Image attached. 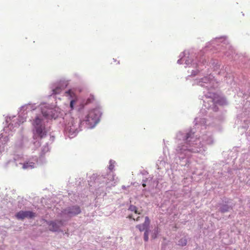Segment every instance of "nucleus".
Segmentation results:
<instances>
[{
	"mask_svg": "<svg viewBox=\"0 0 250 250\" xmlns=\"http://www.w3.org/2000/svg\"><path fill=\"white\" fill-rule=\"evenodd\" d=\"M194 133L192 129L185 133L180 131L177 134V139L183 141L176 149V155L180 159L188 157L191 153L203 154L206 151V147L202 143L200 138L195 137Z\"/></svg>",
	"mask_w": 250,
	"mask_h": 250,
	"instance_id": "f257e3e1",
	"label": "nucleus"
},
{
	"mask_svg": "<svg viewBox=\"0 0 250 250\" xmlns=\"http://www.w3.org/2000/svg\"><path fill=\"white\" fill-rule=\"evenodd\" d=\"M42 114L37 115L32 123L33 134L34 139H42L45 138L48 132L45 127V120L46 122L52 119H56L59 116L58 110H41Z\"/></svg>",
	"mask_w": 250,
	"mask_h": 250,
	"instance_id": "f03ea898",
	"label": "nucleus"
},
{
	"mask_svg": "<svg viewBox=\"0 0 250 250\" xmlns=\"http://www.w3.org/2000/svg\"><path fill=\"white\" fill-rule=\"evenodd\" d=\"M84 117L81 118L78 121L75 120L73 118L71 119L66 127V129L68 131L71 135L77 133L78 130V126L85 124L87 128H93L99 122L101 113L100 110H86L84 113Z\"/></svg>",
	"mask_w": 250,
	"mask_h": 250,
	"instance_id": "7ed1b4c3",
	"label": "nucleus"
},
{
	"mask_svg": "<svg viewBox=\"0 0 250 250\" xmlns=\"http://www.w3.org/2000/svg\"><path fill=\"white\" fill-rule=\"evenodd\" d=\"M82 212L80 207L78 205L69 206L63 209L59 213V217L64 219L66 221L69 220L71 218L80 214Z\"/></svg>",
	"mask_w": 250,
	"mask_h": 250,
	"instance_id": "20e7f679",
	"label": "nucleus"
},
{
	"mask_svg": "<svg viewBox=\"0 0 250 250\" xmlns=\"http://www.w3.org/2000/svg\"><path fill=\"white\" fill-rule=\"evenodd\" d=\"M37 165V163L28 161L26 163H22L19 162V160H16V159L9 160L6 164V166H11L12 167H19V166H21V168L24 169H32L35 167H36Z\"/></svg>",
	"mask_w": 250,
	"mask_h": 250,
	"instance_id": "39448f33",
	"label": "nucleus"
},
{
	"mask_svg": "<svg viewBox=\"0 0 250 250\" xmlns=\"http://www.w3.org/2000/svg\"><path fill=\"white\" fill-rule=\"evenodd\" d=\"M234 204H233L230 199H226L223 200L222 203L218 204L219 211L221 213H224L229 212L232 209Z\"/></svg>",
	"mask_w": 250,
	"mask_h": 250,
	"instance_id": "423d86ee",
	"label": "nucleus"
},
{
	"mask_svg": "<svg viewBox=\"0 0 250 250\" xmlns=\"http://www.w3.org/2000/svg\"><path fill=\"white\" fill-rule=\"evenodd\" d=\"M65 221H66L62 218L61 220H55L48 222L47 224L49 230L52 232L59 231L60 228L64 225Z\"/></svg>",
	"mask_w": 250,
	"mask_h": 250,
	"instance_id": "0eeeda50",
	"label": "nucleus"
},
{
	"mask_svg": "<svg viewBox=\"0 0 250 250\" xmlns=\"http://www.w3.org/2000/svg\"><path fill=\"white\" fill-rule=\"evenodd\" d=\"M15 216L18 220H23L25 218L31 219L36 216V213L31 211L21 210L17 212Z\"/></svg>",
	"mask_w": 250,
	"mask_h": 250,
	"instance_id": "6e6552de",
	"label": "nucleus"
},
{
	"mask_svg": "<svg viewBox=\"0 0 250 250\" xmlns=\"http://www.w3.org/2000/svg\"><path fill=\"white\" fill-rule=\"evenodd\" d=\"M211 101L215 104L225 105L228 102L226 98L217 94H214L212 99H209L208 102Z\"/></svg>",
	"mask_w": 250,
	"mask_h": 250,
	"instance_id": "1a4fd4ad",
	"label": "nucleus"
},
{
	"mask_svg": "<svg viewBox=\"0 0 250 250\" xmlns=\"http://www.w3.org/2000/svg\"><path fill=\"white\" fill-rule=\"evenodd\" d=\"M202 141L207 145H211L213 143V139L210 136L204 135L202 138Z\"/></svg>",
	"mask_w": 250,
	"mask_h": 250,
	"instance_id": "9d476101",
	"label": "nucleus"
},
{
	"mask_svg": "<svg viewBox=\"0 0 250 250\" xmlns=\"http://www.w3.org/2000/svg\"><path fill=\"white\" fill-rule=\"evenodd\" d=\"M107 180L105 181L106 184L109 183L110 181L113 182L111 184V186H115L116 184V182H114V176L113 174H107V177L106 178Z\"/></svg>",
	"mask_w": 250,
	"mask_h": 250,
	"instance_id": "9b49d317",
	"label": "nucleus"
},
{
	"mask_svg": "<svg viewBox=\"0 0 250 250\" xmlns=\"http://www.w3.org/2000/svg\"><path fill=\"white\" fill-rule=\"evenodd\" d=\"M128 210L132 212H134L135 214H137L140 215L142 214V211L139 210L137 207L133 205H131L129 206Z\"/></svg>",
	"mask_w": 250,
	"mask_h": 250,
	"instance_id": "f8f14e48",
	"label": "nucleus"
},
{
	"mask_svg": "<svg viewBox=\"0 0 250 250\" xmlns=\"http://www.w3.org/2000/svg\"><path fill=\"white\" fill-rule=\"evenodd\" d=\"M65 94L70 96L71 99H74L75 100H77V97L74 92H73L71 90H69L65 92Z\"/></svg>",
	"mask_w": 250,
	"mask_h": 250,
	"instance_id": "ddd939ff",
	"label": "nucleus"
},
{
	"mask_svg": "<svg viewBox=\"0 0 250 250\" xmlns=\"http://www.w3.org/2000/svg\"><path fill=\"white\" fill-rule=\"evenodd\" d=\"M149 224H150V220H149V217L148 216H146L145 222L143 224H142V225L145 227V228L146 229V230H149Z\"/></svg>",
	"mask_w": 250,
	"mask_h": 250,
	"instance_id": "4468645a",
	"label": "nucleus"
},
{
	"mask_svg": "<svg viewBox=\"0 0 250 250\" xmlns=\"http://www.w3.org/2000/svg\"><path fill=\"white\" fill-rule=\"evenodd\" d=\"M187 244V239L185 237L181 238L177 243V245L180 246H185Z\"/></svg>",
	"mask_w": 250,
	"mask_h": 250,
	"instance_id": "2eb2a0df",
	"label": "nucleus"
},
{
	"mask_svg": "<svg viewBox=\"0 0 250 250\" xmlns=\"http://www.w3.org/2000/svg\"><path fill=\"white\" fill-rule=\"evenodd\" d=\"M50 148L48 146V142L46 143V144L43 146L42 148V152L45 153L49 150Z\"/></svg>",
	"mask_w": 250,
	"mask_h": 250,
	"instance_id": "dca6fc26",
	"label": "nucleus"
},
{
	"mask_svg": "<svg viewBox=\"0 0 250 250\" xmlns=\"http://www.w3.org/2000/svg\"><path fill=\"white\" fill-rule=\"evenodd\" d=\"M149 232V230H146L145 231L144 239L145 241H146V242H147L148 240Z\"/></svg>",
	"mask_w": 250,
	"mask_h": 250,
	"instance_id": "f3484780",
	"label": "nucleus"
},
{
	"mask_svg": "<svg viewBox=\"0 0 250 250\" xmlns=\"http://www.w3.org/2000/svg\"><path fill=\"white\" fill-rule=\"evenodd\" d=\"M136 228L138 229L140 231H146V229L142 225V224H139L136 226Z\"/></svg>",
	"mask_w": 250,
	"mask_h": 250,
	"instance_id": "a211bd4d",
	"label": "nucleus"
},
{
	"mask_svg": "<svg viewBox=\"0 0 250 250\" xmlns=\"http://www.w3.org/2000/svg\"><path fill=\"white\" fill-rule=\"evenodd\" d=\"M61 91V89L60 87H57L55 89L53 90V94H59Z\"/></svg>",
	"mask_w": 250,
	"mask_h": 250,
	"instance_id": "6ab92c4d",
	"label": "nucleus"
},
{
	"mask_svg": "<svg viewBox=\"0 0 250 250\" xmlns=\"http://www.w3.org/2000/svg\"><path fill=\"white\" fill-rule=\"evenodd\" d=\"M128 218H130V219H133L134 220H136V221H139L140 219L142 218L140 216H138V217L136 218V219H135L134 217H133V216L132 214H130L129 215H128Z\"/></svg>",
	"mask_w": 250,
	"mask_h": 250,
	"instance_id": "aec40b11",
	"label": "nucleus"
},
{
	"mask_svg": "<svg viewBox=\"0 0 250 250\" xmlns=\"http://www.w3.org/2000/svg\"><path fill=\"white\" fill-rule=\"evenodd\" d=\"M115 163L114 161H113L112 160H110V162H109V169L110 170H112L113 168H114V165H113V164Z\"/></svg>",
	"mask_w": 250,
	"mask_h": 250,
	"instance_id": "412c9836",
	"label": "nucleus"
},
{
	"mask_svg": "<svg viewBox=\"0 0 250 250\" xmlns=\"http://www.w3.org/2000/svg\"><path fill=\"white\" fill-rule=\"evenodd\" d=\"M22 107L23 108H25L26 109H31V108H33V105H32L31 104H25V105H23Z\"/></svg>",
	"mask_w": 250,
	"mask_h": 250,
	"instance_id": "4be33fe9",
	"label": "nucleus"
},
{
	"mask_svg": "<svg viewBox=\"0 0 250 250\" xmlns=\"http://www.w3.org/2000/svg\"><path fill=\"white\" fill-rule=\"evenodd\" d=\"M76 101L77 100H75L74 99H71V101H70V106L71 108H73V104L74 103H75L76 102Z\"/></svg>",
	"mask_w": 250,
	"mask_h": 250,
	"instance_id": "5701e85b",
	"label": "nucleus"
},
{
	"mask_svg": "<svg viewBox=\"0 0 250 250\" xmlns=\"http://www.w3.org/2000/svg\"><path fill=\"white\" fill-rule=\"evenodd\" d=\"M94 100V97L93 96H91L90 98H88L87 100L86 104H88V103L92 102V101H93Z\"/></svg>",
	"mask_w": 250,
	"mask_h": 250,
	"instance_id": "b1692460",
	"label": "nucleus"
},
{
	"mask_svg": "<svg viewBox=\"0 0 250 250\" xmlns=\"http://www.w3.org/2000/svg\"><path fill=\"white\" fill-rule=\"evenodd\" d=\"M54 136H50V141L51 142V143L53 142L54 140Z\"/></svg>",
	"mask_w": 250,
	"mask_h": 250,
	"instance_id": "393cba45",
	"label": "nucleus"
},
{
	"mask_svg": "<svg viewBox=\"0 0 250 250\" xmlns=\"http://www.w3.org/2000/svg\"><path fill=\"white\" fill-rule=\"evenodd\" d=\"M102 178H104V179H105V177H104L103 175H102L101 176H100V177H99V179H101Z\"/></svg>",
	"mask_w": 250,
	"mask_h": 250,
	"instance_id": "a878e982",
	"label": "nucleus"
},
{
	"mask_svg": "<svg viewBox=\"0 0 250 250\" xmlns=\"http://www.w3.org/2000/svg\"><path fill=\"white\" fill-rule=\"evenodd\" d=\"M142 186H143V187H146V184L145 183H143L142 184Z\"/></svg>",
	"mask_w": 250,
	"mask_h": 250,
	"instance_id": "bb28decb",
	"label": "nucleus"
},
{
	"mask_svg": "<svg viewBox=\"0 0 250 250\" xmlns=\"http://www.w3.org/2000/svg\"><path fill=\"white\" fill-rule=\"evenodd\" d=\"M158 229H156V230H155V231H156L157 232Z\"/></svg>",
	"mask_w": 250,
	"mask_h": 250,
	"instance_id": "cd10ccee",
	"label": "nucleus"
},
{
	"mask_svg": "<svg viewBox=\"0 0 250 250\" xmlns=\"http://www.w3.org/2000/svg\"><path fill=\"white\" fill-rule=\"evenodd\" d=\"M123 188H125V186H123Z\"/></svg>",
	"mask_w": 250,
	"mask_h": 250,
	"instance_id": "c85d7f7f",
	"label": "nucleus"
},
{
	"mask_svg": "<svg viewBox=\"0 0 250 250\" xmlns=\"http://www.w3.org/2000/svg\"><path fill=\"white\" fill-rule=\"evenodd\" d=\"M156 236H153V237L154 238H156Z\"/></svg>",
	"mask_w": 250,
	"mask_h": 250,
	"instance_id": "c756f323",
	"label": "nucleus"
}]
</instances>
